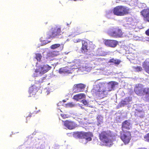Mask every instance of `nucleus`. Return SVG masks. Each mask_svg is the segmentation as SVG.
Instances as JSON below:
<instances>
[{
	"instance_id": "obj_24",
	"label": "nucleus",
	"mask_w": 149,
	"mask_h": 149,
	"mask_svg": "<svg viewBox=\"0 0 149 149\" xmlns=\"http://www.w3.org/2000/svg\"><path fill=\"white\" fill-rule=\"evenodd\" d=\"M84 132L83 131L77 132L74 133V135L77 138L80 139H84Z\"/></svg>"
},
{
	"instance_id": "obj_3",
	"label": "nucleus",
	"mask_w": 149,
	"mask_h": 149,
	"mask_svg": "<svg viewBox=\"0 0 149 149\" xmlns=\"http://www.w3.org/2000/svg\"><path fill=\"white\" fill-rule=\"evenodd\" d=\"M63 32L61 31V28L58 26L54 28H52L51 30L47 32L46 39H49L51 38H62Z\"/></svg>"
},
{
	"instance_id": "obj_2",
	"label": "nucleus",
	"mask_w": 149,
	"mask_h": 149,
	"mask_svg": "<svg viewBox=\"0 0 149 149\" xmlns=\"http://www.w3.org/2000/svg\"><path fill=\"white\" fill-rule=\"evenodd\" d=\"M134 91L139 96L145 95L144 100L146 101L149 102V88H144L143 84H138L136 85Z\"/></svg>"
},
{
	"instance_id": "obj_23",
	"label": "nucleus",
	"mask_w": 149,
	"mask_h": 149,
	"mask_svg": "<svg viewBox=\"0 0 149 149\" xmlns=\"http://www.w3.org/2000/svg\"><path fill=\"white\" fill-rule=\"evenodd\" d=\"M36 89L33 86H31L30 87L29 90V93L30 94V95L29 97L33 96L34 97V95L36 94Z\"/></svg>"
},
{
	"instance_id": "obj_11",
	"label": "nucleus",
	"mask_w": 149,
	"mask_h": 149,
	"mask_svg": "<svg viewBox=\"0 0 149 149\" xmlns=\"http://www.w3.org/2000/svg\"><path fill=\"white\" fill-rule=\"evenodd\" d=\"M63 122L64 126L69 130H72L76 127V124L73 121L66 120Z\"/></svg>"
},
{
	"instance_id": "obj_19",
	"label": "nucleus",
	"mask_w": 149,
	"mask_h": 149,
	"mask_svg": "<svg viewBox=\"0 0 149 149\" xmlns=\"http://www.w3.org/2000/svg\"><path fill=\"white\" fill-rule=\"evenodd\" d=\"M85 95L84 93H79L76 95L73 96V98L77 100L85 98Z\"/></svg>"
},
{
	"instance_id": "obj_9",
	"label": "nucleus",
	"mask_w": 149,
	"mask_h": 149,
	"mask_svg": "<svg viewBox=\"0 0 149 149\" xmlns=\"http://www.w3.org/2000/svg\"><path fill=\"white\" fill-rule=\"evenodd\" d=\"M109 35L115 38H121L123 37V33L121 30L118 28H115L110 30L108 32Z\"/></svg>"
},
{
	"instance_id": "obj_18",
	"label": "nucleus",
	"mask_w": 149,
	"mask_h": 149,
	"mask_svg": "<svg viewBox=\"0 0 149 149\" xmlns=\"http://www.w3.org/2000/svg\"><path fill=\"white\" fill-rule=\"evenodd\" d=\"M143 66L145 71L149 74V61L145 60L143 64Z\"/></svg>"
},
{
	"instance_id": "obj_12",
	"label": "nucleus",
	"mask_w": 149,
	"mask_h": 149,
	"mask_svg": "<svg viewBox=\"0 0 149 149\" xmlns=\"http://www.w3.org/2000/svg\"><path fill=\"white\" fill-rule=\"evenodd\" d=\"M132 128L130 120H125L122 124V131H126L125 130H130Z\"/></svg>"
},
{
	"instance_id": "obj_6",
	"label": "nucleus",
	"mask_w": 149,
	"mask_h": 149,
	"mask_svg": "<svg viewBox=\"0 0 149 149\" xmlns=\"http://www.w3.org/2000/svg\"><path fill=\"white\" fill-rule=\"evenodd\" d=\"M99 136L100 141L106 146L111 145L112 142L111 135L107 132H101L99 134Z\"/></svg>"
},
{
	"instance_id": "obj_31",
	"label": "nucleus",
	"mask_w": 149,
	"mask_h": 149,
	"mask_svg": "<svg viewBox=\"0 0 149 149\" xmlns=\"http://www.w3.org/2000/svg\"><path fill=\"white\" fill-rule=\"evenodd\" d=\"M81 102L85 105L88 106V102L85 100H82Z\"/></svg>"
},
{
	"instance_id": "obj_25",
	"label": "nucleus",
	"mask_w": 149,
	"mask_h": 149,
	"mask_svg": "<svg viewBox=\"0 0 149 149\" xmlns=\"http://www.w3.org/2000/svg\"><path fill=\"white\" fill-rule=\"evenodd\" d=\"M69 70L65 68L64 67L60 68L58 72L60 74L65 73L68 72Z\"/></svg>"
},
{
	"instance_id": "obj_26",
	"label": "nucleus",
	"mask_w": 149,
	"mask_h": 149,
	"mask_svg": "<svg viewBox=\"0 0 149 149\" xmlns=\"http://www.w3.org/2000/svg\"><path fill=\"white\" fill-rule=\"evenodd\" d=\"M34 113H29L28 114L26 117V122L27 123L28 122V120H29L30 118L32 116H34V115L33 114Z\"/></svg>"
},
{
	"instance_id": "obj_29",
	"label": "nucleus",
	"mask_w": 149,
	"mask_h": 149,
	"mask_svg": "<svg viewBox=\"0 0 149 149\" xmlns=\"http://www.w3.org/2000/svg\"><path fill=\"white\" fill-rule=\"evenodd\" d=\"M144 138L145 139L146 141L149 142V133L144 136Z\"/></svg>"
},
{
	"instance_id": "obj_35",
	"label": "nucleus",
	"mask_w": 149,
	"mask_h": 149,
	"mask_svg": "<svg viewBox=\"0 0 149 149\" xmlns=\"http://www.w3.org/2000/svg\"><path fill=\"white\" fill-rule=\"evenodd\" d=\"M138 149H147L145 148H138Z\"/></svg>"
},
{
	"instance_id": "obj_21",
	"label": "nucleus",
	"mask_w": 149,
	"mask_h": 149,
	"mask_svg": "<svg viewBox=\"0 0 149 149\" xmlns=\"http://www.w3.org/2000/svg\"><path fill=\"white\" fill-rule=\"evenodd\" d=\"M64 45L63 43L55 44L52 45L51 46V48L52 49H55L59 47L61 51L63 48Z\"/></svg>"
},
{
	"instance_id": "obj_20",
	"label": "nucleus",
	"mask_w": 149,
	"mask_h": 149,
	"mask_svg": "<svg viewBox=\"0 0 149 149\" xmlns=\"http://www.w3.org/2000/svg\"><path fill=\"white\" fill-rule=\"evenodd\" d=\"M121 62V61L120 60L114 59L113 58L110 59L108 61L109 63H112L113 64L116 65H119Z\"/></svg>"
},
{
	"instance_id": "obj_15",
	"label": "nucleus",
	"mask_w": 149,
	"mask_h": 149,
	"mask_svg": "<svg viewBox=\"0 0 149 149\" xmlns=\"http://www.w3.org/2000/svg\"><path fill=\"white\" fill-rule=\"evenodd\" d=\"M82 32L81 31L80 28L78 27H75L74 28L72 33L69 36V37L72 36V37H74L75 36L80 34Z\"/></svg>"
},
{
	"instance_id": "obj_1",
	"label": "nucleus",
	"mask_w": 149,
	"mask_h": 149,
	"mask_svg": "<svg viewBox=\"0 0 149 149\" xmlns=\"http://www.w3.org/2000/svg\"><path fill=\"white\" fill-rule=\"evenodd\" d=\"M115 82L110 81L107 84L108 90L106 89V84L104 83H100L97 86V89H95V93L96 96L100 99L106 97L108 91H111L115 86Z\"/></svg>"
},
{
	"instance_id": "obj_28",
	"label": "nucleus",
	"mask_w": 149,
	"mask_h": 149,
	"mask_svg": "<svg viewBox=\"0 0 149 149\" xmlns=\"http://www.w3.org/2000/svg\"><path fill=\"white\" fill-rule=\"evenodd\" d=\"M134 69L136 72H140L143 69L140 66H137L134 68Z\"/></svg>"
},
{
	"instance_id": "obj_33",
	"label": "nucleus",
	"mask_w": 149,
	"mask_h": 149,
	"mask_svg": "<svg viewBox=\"0 0 149 149\" xmlns=\"http://www.w3.org/2000/svg\"><path fill=\"white\" fill-rule=\"evenodd\" d=\"M145 33L147 36H149V29H147Z\"/></svg>"
},
{
	"instance_id": "obj_4",
	"label": "nucleus",
	"mask_w": 149,
	"mask_h": 149,
	"mask_svg": "<svg viewBox=\"0 0 149 149\" xmlns=\"http://www.w3.org/2000/svg\"><path fill=\"white\" fill-rule=\"evenodd\" d=\"M130 9L123 6H118L114 7L113 10V14L118 16H123L128 14Z\"/></svg>"
},
{
	"instance_id": "obj_5",
	"label": "nucleus",
	"mask_w": 149,
	"mask_h": 149,
	"mask_svg": "<svg viewBox=\"0 0 149 149\" xmlns=\"http://www.w3.org/2000/svg\"><path fill=\"white\" fill-rule=\"evenodd\" d=\"M51 68L52 67L48 64L40 65L38 67V68L35 70L33 76L36 77L41 76L48 72Z\"/></svg>"
},
{
	"instance_id": "obj_13",
	"label": "nucleus",
	"mask_w": 149,
	"mask_h": 149,
	"mask_svg": "<svg viewBox=\"0 0 149 149\" xmlns=\"http://www.w3.org/2000/svg\"><path fill=\"white\" fill-rule=\"evenodd\" d=\"M140 13L143 19L149 22V8L145 9L142 10Z\"/></svg>"
},
{
	"instance_id": "obj_8",
	"label": "nucleus",
	"mask_w": 149,
	"mask_h": 149,
	"mask_svg": "<svg viewBox=\"0 0 149 149\" xmlns=\"http://www.w3.org/2000/svg\"><path fill=\"white\" fill-rule=\"evenodd\" d=\"M120 138L125 145L128 144L132 138L131 132L128 131L121 132Z\"/></svg>"
},
{
	"instance_id": "obj_32",
	"label": "nucleus",
	"mask_w": 149,
	"mask_h": 149,
	"mask_svg": "<svg viewBox=\"0 0 149 149\" xmlns=\"http://www.w3.org/2000/svg\"><path fill=\"white\" fill-rule=\"evenodd\" d=\"M82 40L79 39H74L73 40V41L74 42H80L81 41H82Z\"/></svg>"
},
{
	"instance_id": "obj_27",
	"label": "nucleus",
	"mask_w": 149,
	"mask_h": 149,
	"mask_svg": "<svg viewBox=\"0 0 149 149\" xmlns=\"http://www.w3.org/2000/svg\"><path fill=\"white\" fill-rule=\"evenodd\" d=\"M36 58L38 60V61H40L41 60L42 56L40 54L38 53H36Z\"/></svg>"
},
{
	"instance_id": "obj_36",
	"label": "nucleus",
	"mask_w": 149,
	"mask_h": 149,
	"mask_svg": "<svg viewBox=\"0 0 149 149\" xmlns=\"http://www.w3.org/2000/svg\"><path fill=\"white\" fill-rule=\"evenodd\" d=\"M45 24H46L47 23V22H46V23H45Z\"/></svg>"
},
{
	"instance_id": "obj_22",
	"label": "nucleus",
	"mask_w": 149,
	"mask_h": 149,
	"mask_svg": "<svg viewBox=\"0 0 149 149\" xmlns=\"http://www.w3.org/2000/svg\"><path fill=\"white\" fill-rule=\"evenodd\" d=\"M59 54V52L57 51H53L49 52L47 54L48 57H52L56 56Z\"/></svg>"
},
{
	"instance_id": "obj_10",
	"label": "nucleus",
	"mask_w": 149,
	"mask_h": 149,
	"mask_svg": "<svg viewBox=\"0 0 149 149\" xmlns=\"http://www.w3.org/2000/svg\"><path fill=\"white\" fill-rule=\"evenodd\" d=\"M104 44L106 46L115 48L118 44V42L116 40L105 39L103 41Z\"/></svg>"
},
{
	"instance_id": "obj_16",
	"label": "nucleus",
	"mask_w": 149,
	"mask_h": 149,
	"mask_svg": "<svg viewBox=\"0 0 149 149\" xmlns=\"http://www.w3.org/2000/svg\"><path fill=\"white\" fill-rule=\"evenodd\" d=\"M144 112L143 110H140L139 109L136 110L134 115L136 117H139L140 118H142L144 115Z\"/></svg>"
},
{
	"instance_id": "obj_34",
	"label": "nucleus",
	"mask_w": 149,
	"mask_h": 149,
	"mask_svg": "<svg viewBox=\"0 0 149 149\" xmlns=\"http://www.w3.org/2000/svg\"><path fill=\"white\" fill-rule=\"evenodd\" d=\"M122 103L124 104H126V102L125 101L123 100L121 101Z\"/></svg>"
},
{
	"instance_id": "obj_14",
	"label": "nucleus",
	"mask_w": 149,
	"mask_h": 149,
	"mask_svg": "<svg viewBox=\"0 0 149 149\" xmlns=\"http://www.w3.org/2000/svg\"><path fill=\"white\" fill-rule=\"evenodd\" d=\"M86 85L83 84H74V90L77 92H81L84 89Z\"/></svg>"
},
{
	"instance_id": "obj_30",
	"label": "nucleus",
	"mask_w": 149,
	"mask_h": 149,
	"mask_svg": "<svg viewBox=\"0 0 149 149\" xmlns=\"http://www.w3.org/2000/svg\"><path fill=\"white\" fill-rule=\"evenodd\" d=\"M61 116L63 119H65L66 118H67L69 117V115L68 114H64V113H61Z\"/></svg>"
},
{
	"instance_id": "obj_7",
	"label": "nucleus",
	"mask_w": 149,
	"mask_h": 149,
	"mask_svg": "<svg viewBox=\"0 0 149 149\" xmlns=\"http://www.w3.org/2000/svg\"><path fill=\"white\" fill-rule=\"evenodd\" d=\"M82 46L81 48V51L83 53H85L88 52V50L91 51H93L95 47L92 42H89L88 44L85 40H82Z\"/></svg>"
},
{
	"instance_id": "obj_17",
	"label": "nucleus",
	"mask_w": 149,
	"mask_h": 149,
	"mask_svg": "<svg viewBox=\"0 0 149 149\" xmlns=\"http://www.w3.org/2000/svg\"><path fill=\"white\" fill-rule=\"evenodd\" d=\"M93 136L92 133L90 132H84V139L88 141L92 140L91 137Z\"/></svg>"
}]
</instances>
